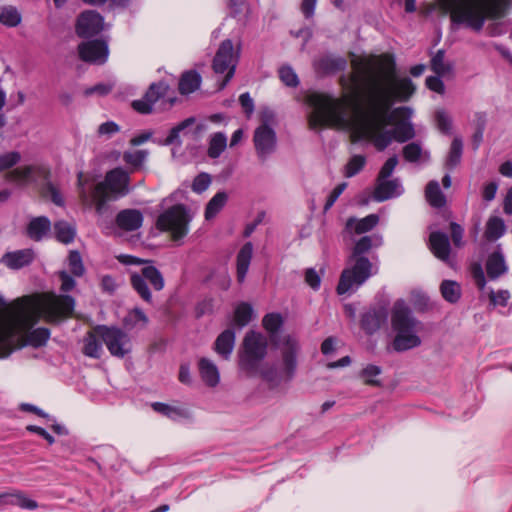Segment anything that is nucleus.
<instances>
[{
    "label": "nucleus",
    "instance_id": "nucleus-27",
    "mask_svg": "<svg viewBox=\"0 0 512 512\" xmlns=\"http://www.w3.org/2000/svg\"><path fill=\"white\" fill-rule=\"evenodd\" d=\"M143 216L138 210L127 209L121 211L116 218L117 225L126 231H134L141 227Z\"/></svg>",
    "mask_w": 512,
    "mask_h": 512
},
{
    "label": "nucleus",
    "instance_id": "nucleus-24",
    "mask_svg": "<svg viewBox=\"0 0 512 512\" xmlns=\"http://www.w3.org/2000/svg\"><path fill=\"white\" fill-rule=\"evenodd\" d=\"M51 231V221L45 216L34 217L27 226V235L34 241H41Z\"/></svg>",
    "mask_w": 512,
    "mask_h": 512
},
{
    "label": "nucleus",
    "instance_id": "nucleus-58",
    "mask_svg": "<svg viewBox=\"0 0 512 512\" xmlns=\"http://www.w3.org/2000/svg\"><path fill=\"white\" fill-rule=\"evenodd\" d=\"M450 230H451V238L453 241V244L460 248L463 246V235H464V229L461 225H459L456 222L450 223Z\"/></svg>",
    "mask_w": 512,
    "mask_h": 512
},
{
    "label": "nucleus",
    "instance_id": "nucleus-60",
    "mask_svg": "<svg viewBox=\"0 0 512 512\" xmlns=\"http://www.w3.org/2000/svg\"><path fill=\"white\" fill-rule=\"evenodd\" d=\"M58 275L61 281L60 289L62 292H69L75 288L76 281L71 275L68 274V272L60 271Z\"/></svg>",
    "mask_w": 512,
    "mask_h": 512
},
{
    "label": "nucleus",
    "instance_id": "nucleus-61",
    "mask_svg": "<svg viewBox=\"0 0 512 512\" xmlns=\"http://www.w3.org/2000/svg\"><path fill=\"white\" fill-rule=\"evenodd\" d=\"M489 298L493 306H506L509 298V293L506 290H500L498 292H494L493 290H491Z\"/></svg>",
    "mask_w": 512,
    "mask_h": 512
},
{
    "label": "nucleus",
    "instance_id": "nucleus-54",
    "mask_svg": "<svg viewBox=\"0 0 512 512\" xmlns=\"http://www.w3.org/2000/svg\"><path fill=\"white\" fill-rule=\"evenodd\" d=\"M381 373V368L376 365H368L366 366L362 372L361 376L365 379V383L369 385H379V381L374 378L377 377Z\"/></svg>",
    "mask_w": 512,
    "mask_h": 512
},
{
    "label": "nucleus",
    "instance_id": "nucleus-41",
    "mask_svg": "<svg viewBox=\"0 0 512 512\" xmlns=\"http://www.w3.org/2000/svg\"><path fill=\"white\" fill-rule=\"evenodd\" d=\"M227 147V137L223 132H217L211 135L207 154L210 158H218Z\"/></svg>",
    "mask_w": 512,
    "mask_h": 512
},
{
    "label": "nucleus",
    "instance_id": "nucleus-17",
    "mask_svg": "<svg viewBox=\"0 0 512 512\" xmlns=\"http://www.w3.org/2000/svg\"><path fill=\"white\" fill-rule=\"evenodd\" d=\"M169 89L165 82L152 83L141 99L134 100L132 107L141 114H149L154 104L167 94Z\"/></svg>",
    "mask_w": 512,
    "mask_h": 512
},
{
    "label": "nucleus",
    "instance_id": "nucleus-32",
    "mask_svg": "<svg viewBox=\"0 0 512 512\" xmlns=\"http://www.w3.org/2000/svg\"><path fill=\"white\" fill-rule=\"evenodd\" d=\"M151 407L155 412L162 414L173 421L186 419L190 416L189 411L180 406H173L162 402H153Z\"/></svg>",
    "mask_w": 512,
    "mask_h": 512
},
{
    "label": "nucleus",
    "instance_id": "nucleus-34",
    "mask_svg": "<svg viewBox=\"0 0 512 512\" xmlns=\"http://www.w3.org/2000/svg\"><path fill=\"white\" fill-rule=\"evenodd\" d=\"M195 123L194 117H189L180 122L178 125L173 127L166 139H164L161 142H158L160 145L169 146V145H177L178 147L181 146L182 142L180 140V133L183 132L186 128L193 125Z\"/></svg>",
    "mask_w": 512,
    "mask_h": 512
},
{
    "label": "nucleus",
    "instance_id": "nucleus-44",
    "mask_svg": "<svg viewBox=\"0 0 512 512\" xmlns=\"http://www.w3.org/2000/svg\"><path fill=\"white\" fill-rule=\"evenodd\" d=\"M22 16L14 6L0 7V23L7 27H16L21 23Z\"/></svg>",
    "mask_w": 512,
    "mask_h": 512
},
{
    "label": "nucleus",
    "instance_id": "nucleus-13",
    "mask_svg": "<svg viewBox=\"0 0 512 512\" xmlns=\"http://www.w3.org/2000/svg\"><path fill=\"white\" fill-rule=\"evenodd\" d=\"M96 333L106 345L110 354L117 358H124L132 351L130 336L118 327L100 325L96 327Z\"/></svg>",
    "mask_w": 512,
    "mask_h": 512
},
{
    "label": "nucleus",
    "instance_id": "nucleus-50",
    "mask_svg": "<svg viewBox=\"0 0 512 512\" xmlns=\"http://www.w3.org/2000/svg\"><path fill=\"white\" fill-rule=\"evenodd\" d=\"M262 323H263V327L270 334H274L282 326L283 319H282V316L279 313H269V314L264 316V318L262 320Z\"/></svg>",
    "mask_w": 512,
    "mask_h": 512
},
{
    "label": "nucleus",
    "instance_id": "nucleus-10",
    "mask_svg": "<svg viewBox=\"0 0 512 512\" xmlns=\"http://www.w3.org/2000/svg\"><path fill=\"white\" fill-rule=\"evenodd\" d=\"M268 342L266 337L255 331H249L243 339V350L239 356L241 369L247 372H254L259 363L267 354Z\"/></svg>",
    "mask_w": 512,
    "mask_h": 512
},
{
    "label": "nucleus",
    "instance_id": "nucleus-49",
    "mask_svg": "<svg viewBox=\"0 0 512 512\" xmlns=\"http://www.w3.org/2000/svg\"><path fill=\"white\" fill-rule=\"evenodd\" d=\"M68 265L70 272L74 276L81 277L84 275L85 267L83 265L82 257L78 251L73 250L69 253Z\"/></svg>",
    "mask_w": 512,
    "mask_h": 512
},
{
    "label": "nucleus",
    "instance_id": "nucleus-15",
    "mask_svg": "<svg viewBox=\"0 0 512 512\" xmlns=\"http://www.w3.org/2000/svg\"><path fill=\"white\" fill-rule=\"evenodd\" d=\"M104 29V18L94 10H85L77 18L75 31L79 37L89 38Z\"/></svg>",
    "mask_w": 512,
    "mask_h": 512
},
{
    "label": "nucleus",
    "instance_id": "nucleus-20",
    "mask_svg": "<svg viewBox=\"0 0 512 512\" xmlns=\"http://www.w3.org/2000/svg\"><path fill=\"white\" fill-rule=\"evenodd\" d=\"M429 248L433 255L441 261L447 262L451 247L448 235L443 232H432L429 236Z\"/></svg>",
    "mask_w": 512,
    "mask_h": 512
},
{
    "label": "nucleus",
    "instance_id": "nucleus-40",
    "mask_svg": "<svg viewBox=\"0 0 512 512\" xmlns=\"http://www.w3.org/2000/svg\"><path fill=\"white\" fill-rule=\"evenodd\" d=\"M148 150L125 151L123 161L130 167L131 171L140 170L147 160Z\"/></svg>",
    "mask_w": 512,
    "mask_h": 512
},
{
    "label": "nucleus",
    "instance_id": "nucleus-57",
    "mask_svg": "<svg viewBox=\"0 0 512 512\" xmlns=\"http://www.w3.org/2000/svg\"><path fill=\"white\" fill-rule=\"evenodd\" d=\"M471 274H472V277H473L477 287L480 290H483L486 285V279H485V274H484L481 264L474 263L471 266Z\"/></svg>",
    "mask_w": 512,
    "mask_h": 512
},
{
    "label": "nucleus",
    "instance_id": "nucleus-6",
    "mask_svg": "<svg viewBox=\"0 0 512 512\" xmlns=\"http://www.w3.org/2000/svg\"><path fill=\"white\" fill-rule=\"evenodd\" d=\"M277 346L281 354L279 367H269L262 371V377L272 386L290 382L295 377L300 352L299 341L292 335L284 336Z\"/></svg>",
    "mask_w": 512,
    "mask_h": 512
},
{
    "label": "nucleus",
    "instance_id": "nucleus-62",
    "mask_svg": "<svg viewBox=\"0 0 512 512\" xmlns=\"http://www.w3.org/2000/svg\"><path fill=\"white\" fill-rule=\"evenodd\" d=\"M306 283L314 290H318L321 284V277L314 268H309L305 273Z\"/></svg>",
    "mask_w": 512,
    "mask_h": 512
},
{
    "label": "nucleus",
    "instance_id": "nucleus-7",
    "mask_svg": "<svg viewBox=\"0 0 512 512\" xmlns=\"http://www.w3.org/2000/svg\"><path fill=\"white\" fill-rule=\"evenodd\" d=\"M348 263L349 266L342 271L337 285L339 295L357 290L378 272V266L367 257L349 256Z\"/></svg>",
    "mask_w": 512,
    "mask_h": 512
},
{
    "label": "nucleus",
    "instance_id": "nucleus-29",
    "mask_svg": "<svg viewBox=\"0 0 512 512\" xmlns=\"http://www.w3.org/2000/svg\"><path fill=\"white\" fill-rule=\"evenodd\" d=\"M235 345V333L231 329L223 331L214 343V349L223 359L228 360Z\"/></svg>",
    "mask_w": 512,
    "mask_h": 512
},
{
    "label": "nucleus",
    "instance_id": "nucleus-22",
    "mask_svg": "<svg viewBox=\"0 0 512 512\" xmlns=\"http://www.w3.org/2000/svg\"><path fill=\"white\" fill-rule=\"evenodd\" d=\"M347 61L340 56L324 55L315 60L314 67L317 72L323 74L335 73L346 68Z\"/></svg>",
    "mask_w": 512,
    "mask_h": 512
},
{
    "label": "nucleus",
    "instance_id": "nucleus-53",
    "mask_svg": "<svg viewBox=\"0 0 512 512\" xmlns=\"http://www.w3.org/2000/svg\"><path fill=\"white\" fill-rule=\"evenodd\" d=\"M20 160L21 155L16 151L0 155V172L15 166Z\"/></svg>",
    "mask_w": 512,
    "mask_h": 512
},
{
    "label": "nucleus",
    "instance_id": "nucleus-59",
    "mask_svg": "<svg viewBox=\"0 0 512 512\" xmlns=\"http://www.w3.org/2000/svg\"><path fill=\"white\" fill-rule=\"evenodd\" d=\"M127 320H129L133 325H137L141 323L142 326H146L148 323V317L140 308L132 309L127 316Z\"/></svg>",
    "mask_w": 512,
    "mask_h": 512
},
{
    "label": "nucleus",
    "instance_id": "nucleus-42",
    "mask_svg": "<svg viewBox=\"0 0 512 512\" xmlns=\"http://www.w3.org/2000/svg\"><path fill=\"white\" fill-rule=\"evenodd\" d=\"M462 153H463V141L460 137H455L451 143V146H450L447 158H446L445 166L449 170H452L456 166H458L461 162Z\"/></svg>",
    "mask_w": 512,
    "mask_h": 512
},
{
    "label": "nucleus",
    "instance_id": "nucleus-21",
    "mask_svg": "<svg viewBox=\"0 0 512 512\" xmlns=\"http://www.w3.org/2000/svg\"><path fill=\"white\" fill-rule=\"evenodd\" d=\"M34 259V251L30 248L7 252L2 256V263L11 269H20L29 265Z\"/></svg>",
    "mask_w": 512,
    "mask_h": 512
},
{
    "label": "nucleus",
    "instance_id": "nucleus-43",
    "mask_svg": "<svg viewBox=\"0 0 512 512\" xmlns=\"http://www.w3.org/2000/svg\"><path fill=\"white\" fill-rule=\"evenodd\" d=\"M55 237L64 244L71 243L76 234L75 227L66 221H58L54 224Z\"/></svg>",
    "mask_w": 512,
    "mask_h": 512
},
{
    "label": "nucleus",
    "instance_id": "nucleus-37",
    "mask_svg": "<svg viewBox=\"0 0 512 512\" xmlns=\"http://www.w3.org/2000/svg\"><path fill=\"white\" fill-rule=\"evenodd\" d=\"M506 231V226L500 217L492 216L486 223L485 237L489 241L501 238Z\"/></svg>",
    "mask_w": 512,
    "mask_h": 512
},
{
    "label": "nucleus",
    "instance_id": "nucleus-25",
    "mask_svg": "<svg viewBox=\"0 0 512 512\" xmlns=\"http://www.w3.org/2000/svg\"><path fill=\"white\" fill-rule=\"evenodd\" d=\"M508 270L504 255L500 250L494 251L488 256L486 261L487 275L491 280H495L504 275Z\"/></svg>",
    "mask_w": 512,
    "mask_h": 512
},
{
    "label": "nucleus",
    "instance_id": "nucleus-38",
    "mask_svg": "<svg viewBox=\"0 0 512 512\" xmlns=\"http://www.w3.org/2000/svg\"><path fill=\"white\" fill-rule=\"evenodd\" d=\"M442 297L449 303H457L461 298V286L453 280H444L440 285Z\"/></svg>",
    "mask_w": 512,
    "mask_h": 512
},
{
    "label": "nucleus",
    "instance_id": "nucleus-18",
    "mask_svg": "<svg viewBox=\"0 0 512 512\" xmlns=\"http://www.w3.org/2000/svg\"><path fill=\"white\" fill-rule=\"evenodd\" d=\"M403 193V187L399 179L377 180L373 192L374 200L383 202L385 200L398 197Z\"/></svg>",
    "mask_w": 512,
    "mask_h": 512
},
{
    "label": "nucleus",
    "instance_id": "nucleus-35",
    "mask_svg": "<svg viewBox=\"0 0 512 512\" xmlns=\"http://www.w3.org/2000/svg\"><path fill=\"white\" fill-rule=\"evenodd\" d=\"M201 84V76L196 71H187L182 74L179 81L181 94H190L196 91Z\"/></svg>",
    "mask_w": 512,
    "mask_h": 512
},
{
    "label": "nucleus",
    "instance_id": "nucleus-28",
    "mask_svg": "<svg viewBox=\"0 0 512 512\" xmlns=\"http://www.w3.org/2000/svg\"><path fill=\"white\" fill-rule=\"evenodd\" d=\"M0 505H12L26 510H35L38 508V503L22 492L0 495Z\"/></svg>",
    "mask_w": 512,
    "mask_h": 512
},
{
    "label": "nucleus",
    "instance_id": "nucleus-14",
    "mask_svg": "<svg viewBox=\"0 0 512 512\" xmlns=\"http://www.w3.org/2000/svg\"><path fill=\"white\" fill-rule=\"evenodd\" d=\"M253 142L258 158L265 162L276 150V133L272 127L260 125L254 132Z\"/></svg>",
    "mask_w": 512,
    "mask_h": 512
},
{
    "label": "nucleus",
    "instance_id": "nucleus-19",
    "mask_svg": "<svg viewBox=\"0 0 512 512\" xmlns=\"http://www.w3.org/2000/svg\"><path fill=\"white\" fill-rule=\"evenodd\" d=\"M379 222V216L376 214H369L362 219L350 217L346 221L345 232L353 237L354 235H361L371 231Z\"/></svg>",
    "mask_w": 512,
    "mask_h": 512
},
{
    "label": "nucleus",
    "instance_id": "nucleus-31",
    "mask_svg": "<svg viewBox=\"0 0 512 512\" xmlns=\"http://www.w3.org/2000/svg\"><path fill=\"white\" fill-rule=\"evenodd\" d=\"M253 255V245L251 242H247L243 245L237 254V280L239 283H243Z\"/></svg>",
    "mask_w": 512,
    "mask_h": 512
},
{
    "label": "nucleus",
    "instance_id": "nucleus-5",
    "mask_svg": "<svg viewBox=\"0 0 512 512\" xmlns=\"http://www.w3.org/2000/svg\"><path fill=\"white\" fill-rule=\"evenodd\" d=\"M82 177L83 174L80 172L78 175L80 197L84 203L94 204L98 213H102L107 201L124 196L129 191V174L122 168L109 171L104 181L95 185L91 195H88L85 191Z\"/></svg>",
    "mask_w": 512,
    "mask_h": 512
},
{
    "label": "nucleus",
    "instance_id": "nucleus-1",
    "mask_svg": "<svg viewBox=\"0 0 512 512\" xmlns=\"http://www.w3.org/2000/svg\"><path fill=\"white\" fill-rule=\"evenodd\" d=\"M352 67L356 75L353 81H364L370 86L369 107L359 118L351 116L352 95L335 98L328 94L312 93L308 104L312 107L308 122L311 129L334 127L351 129L355 140H369L378 151L385 150L393 141L407 142L415 136L410 122H400L393 129H386L398 114L407 108L390 111L394 101H407L415 92L410 78L396 75L392 56L383 54L355 58Z\"/></svg>",
    "mask_w": 512,
    "mask_h": 512
},
{
    "label": "nucleus",
    "instance_id": "nucleus-51",
    "mask_svg": "<svg viewBox=\"0 0 512 512\" xmlns=\"http://www.w3.org/2000/svg\"><path fill=\"white\" fill-rule=\"evenodd\" d=\"M435 119L438 129L443 134H451L452 119L444 110H438L435 114Z\"/></svg>",
    "mask_w": 512,
    "mask_h": 512
},
{
    "label": "nucleus",
    "instance_id": "nucleus-2",
    "mask_svg": "<svg viewBox=\"0 0 512 512\" xmlns=\"http://www.w3.org/2000/svg\"><path fill=\"white\" fill-rule=\"evenodd\" d=\"M74 307L75 300L68 295L35 294L10 303L0 295V358L24 346H44L50 338V330L32 329L34 325L41 318L48 323H59L72 315Z\"/></svg>",
    "mask_w": 512,
    "mask_h": 512
},
{
    "label": "nucleus",
    "instance_id": "nucleus-45",
    "mask_svg": "<svg viewBox=\"0 0 512 512\" xmlns=\"http://www.w3.org/2000/svg\"><path fill=\"white\" fill-rule=\"evenodd\" d=\"M430 67L438 76H444L452 70V65L445 61V51L442 49L432 56Z\"/></svg>",
    "mask_w": 512,
    "mask_h": 512
},
{
    "label": "nucleus",
    "instance_id": "nucleus-39",
    "mask_svg": "<svg viewBox=\"0 0 512 512\" xmlns=\"http://www.w3.org/2000/svg\"><path fill=\"white\" fill-rule=\"evenodd\" d=\"M404 159L408 162L415 163L420 160L428 161L430 153L423 151L421 145L416 142L409 143L403 147Z\"/></svg>",
    "mask_w": 512,
    "mask_h": 512
},
{
    "label": "nucleus",
    "instance_id": "nucleus-8",
    "mask_svg": "<svg viewBox=\"0 0 512 512\" xmlns=\"http://www.w3.org/2000/svg\"><path fill=\"white\" fill-rule=\"evenodd\" d=\"M50 170L45 165H29L16 168L6 174V179L18 185H24L29 182H37L38 180L46 181L45 193L50 197L51 201L57 206L64 205V199L60 191L49 182Z\"/></svg>",
    "mask_w": 512,
    "mask_h": 512
},
{
    "label": "nucleus",
    "instance_id": "nucleus-23",
    "mask_svg": "<svg viewBox=\"0 0 512 512\" xmlns=\"http://www.w3.org/2000/svg\"><path fill=\"white\" fill-rule=\"evenodd\" d=\"M382 244H383V237L380 234L362 236L357 241H355V244H354V247L352 249L350 256L366 257L365 254L368 253L372 248H378Z\"/></svg>",
    "mask_w": 512,
    "mask_h": 512
},
{
    "label": "nucleus",
    "instance_id": "nucleus-3",
    "mask_svg": "<svg viewBox=\"0 0 512 512\" xmlns=\"http://www.w3.org/2000/svg\"><path fill=\"white\" fill-rule=\"evenodd\" d=\"M440 6L450 13L453 23L461 24L476 32L482 30L485 20H497L505 16L507 0H438Z\"/></svg>",
    "mask_w": 512,
    "mask_h": 512
},
{
    "label": "nucleus",
    "instance_id": "nucleus-9",
    "mask_svg": "<svg viewBox=\"0 0 512 512\" xmlns=\"http://www.w3.org/2000/svg\"><path fill=\"white\" fill-rule=\"evenodd\" d=\"M191 220L192 215L187 207L183 204H176L158 216L156 227L160 231L169 232L172 239L177 241L188 234Z\"/></svg>",
    "mask_w": 512,
    "mask_h": 512
},
{
    "label": "nucleus",
    "instance_id": "nucleus-36",
    "mask_svg": "<svg viewBox=\"0 0 512 512\" xmlns=\"http://www.w3.org/2000/svg\"><path fill=\"white\" fill-rule=\"evenodd\" d=\"M425 196L428 203L436 208H442L446 204L445 195L440 189V185L437 181H430L425 190Z\"/></svg>",
    "mask_w": 512,
    "mask_h": 512
},
{
    "label": "nucleus",
    "instance_id": "nucleus-16",
    "mask_svg": "<svg viewBox=\"0 0 512 512\" xmlns=\"http://www.w3.org/2000/svg\"><path fill=\"white\" fill-rule=\"evenodd\" d=\"M81 60L93 64H104L109 56L108 43L104 40L82 42L78 46Z\"/></svg>",
    "mask_w": 512,
    "mask_h": 512
},
{
    "label": "nucleus",
    "instance_id": "nucleus-46",
    "mask_svg": "<svg viewBox=\"0 0 512 512\" xmlns=\"http://www.w3.org/2000/svg\"><path fill=\"white\" fill-rule=\"evenodd\" d=\"M227 201V194L225 192L216 193L208 202L205 209V218L210 220L214 218L224 207Z\"/></svg>",
    "mask_w": 512,
    "mask_h": 512
},
{
    "label": "nucleus",
    "instance_id": "nucleus-30",
    "mask_svg": "<svg viewBox=\"0 0 512 512\" xmlns=\"http://www.w3.org/2000/svg\"><path fill=\"white\" fill-rule=\"evenodd\" d=\"M386 321V313L382 310H370L362 315L361 328L367 334H373L378 331L381 325Z\"/></svg>",
    "mask_w": 512,
    "mask_h": 512
},
{
    "label": "nucleus",
    "instance_id": "nucleus-33",
    "mask_svg": "<svg viewBox=\"0 0 512 512\" xmlns=\"http://www.w3.org/2000/svg\"><path fill=\"white\" fill-rule=\"evenodd\" d=\"M99 335L96 333V329L94 332H88L84 339V345H83V353L85 356L99 359L101 357V354L103 352L102 349V342L98 339Z\"/></svg>",
    "mask_w": 512,
    "mask_h": 512
},
{
    "label": "nucleus",
    "instance_id": "nucleus-26",
    "mask_svg": "<svg viewBox=\"0 0 512 512\" xmlns=\"http://www.w3.org/2000/svg\"><path fill=\"white\" fill-rule=\"evenodd\" d=\"M198 369L203 382L209 387H215L220 381V373L214 362L208 358H201Z\"/></svg>",
    "mask_w": 512,
    "mask_h": 512
},
{
    "label": "nucleus",
    "instance_id": "nucleus-11",
    "mask_svg": "<svg viewBox=\"0 0 512 512\" xmlns=\"http://www.w3.org/2000/svg\"><path fill=\"white\" fill-rule=\"evenodd\" d=\"M151 263L152 262L149 260L148 264L143 266L140 271H132L130 273L132 288L147 303L152 302V294L147 282H149L156 291H161L165 285L162 273Z\"/></svg>",
    "mask_w": 512,
    "mask_h": 512
},
{
    "label": "nucleus",
    "instance_id": "nucleus-64",
    "mask_svg": "<svg viewBox=\"0 0 512 512\" xmlns=\"http://www.w3.org/2000/svg\"><path fill=\"white\" fill-rule=\"evenodd\" d=\"M440 77L441 76H438L437 74H436V76L427 77L426 86L434 92L443 94L444 90H445V86H444L443 81L440 79Z\"/></svg>",
    "mask_w": 512,
    "mask_h": 512
},
{
    "label": "nucleus",
    "instance_id": "nucleus-47",
    "mask_svg": "<svg viewBox=\"0 0 512 512\" xmlns=\"http://www.w3.org/2000/svg\"><path fill=\"white\" fill-rule=\"evenodd\" d=\"M253 308L248 303H240L235 309V322L238 326H246L252 319Z\"/></svg>",
    "mask_w": 512,
    "mask_h": 512
},
{
    "label": "nucleus",
    "instance_id": "nucleus-63",
    "mask_svg": "<svg viewBox=\"0 0 512 512\" xmlns=\"http://www.w3.org/2000/svg\"><path fill=\"white\" fill-rule=\"evenodd\" d=\"M347 184L345 182L338 184L330 193V195L327 198V201L325 203V210L330 209L336 200L339 198V196L344 192L346 189Z\"/></svg>",
    "mask_w": 512,
    "mask_h": 512
},
{
    "label": "nucleus",
    "instance_id": "nucleus-56",
    "mask_svg": "<svg viewBox=\"0 0 512 512\" xmlns=\"http://www.w3.org/2000/svg\"><path fill=\"white\" fill-rule=\"evenodd\" d=\"M398 164V157L396 155L391 156L386 160L382 168L380 169L377 180H387L393 173L395 167Z\"/></svg>",
    "mask_w": 512,
    "mask_h": 512
},
{
    "label": "nucleus",
    "instance_id": "nucleus-52",
    "mask_svg": "<svg viewBox=\"0 0 512 512\" xmlns=\"http://www.w3.org/2000/svg\"><path fill=\"white\" fill-rule=\"evenodd\" d=\"M281 81L290 87H296L299 83L298 77L290 66H283L279 70Z\"/></svg>",
    "mask_w": 512,
    "mask_h": 512
},
{
    "label": "nucleus",
    "instance_id": "nucleus-48",
    "mask_svg": "<svg viewBox=\"0 0 512 512\" xmlns=\"http://www.w3.org/2000/svg\"><path fill=\"white\" fill-rule=\"evenodd\" d=\"M366 164V157L363 155H354L345 166L344 175L348 178L358 174Z\"/></svg>",
    "mask_w": 512,
    "mask_h": 512
},
{
    "label": "nucleus",
    "instance_id": "nucleus-12",
    "mask_svg": "<svg viewBox=\"0 0 512 512\" xmlns=\"http://www.w3.org/2000/svg\"><path fill=\"white\" fill-rule=\"evenodd\" d=\"M240 45L234 48L230 39L221 42L213 59V70L216 74H225L219 89H223L233 78L239 61Z\"/></svg>",
    "mask_w": 512,
    "mask_h": 512
},
{
    "label": "nucleus",
    "instance_id": "nucleus-55",
    "mask_svg": "<svg viewBox=\"0 0 512 512\" xmlns=\"http://www.w3.org/2000/svg\"><path fill=\"white\" fill-rule=\"evenodd\" d=\"M211 184V177L207 173L197 175L192 183V190L196 193H202L208 189Z\"/></svg>",
    "mask_w": 512,
    "mask_h": 512
},
{
    "label": "nucleus",
    "instance_id": "nucleus-4",
    "mask_svg": "<svg viewBox=\"0 0 512 512\" xmlns=\"http://www.w3.org/2000/svg\"><path fill=\"white\" fill-rule=\"evenodd\" d=\"M391 326L395 332L392 342L394 351L404 352L421 345L422 341L418 333L422 324L402 299L397 300L392 307Z\"/></svg>",
    "mask_w": 512,
    "mask_h": 512
}]
</instances>
